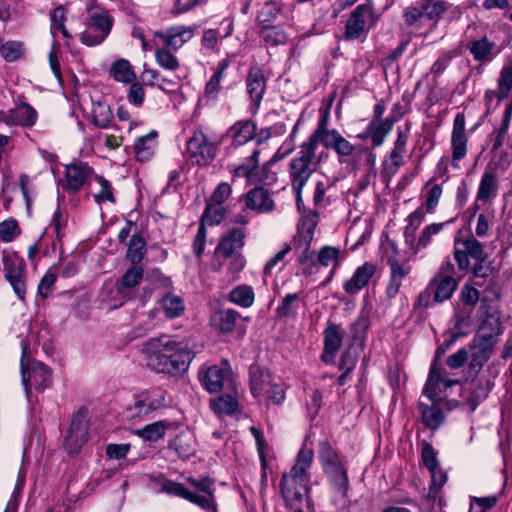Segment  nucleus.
I'll return each mask as SVG.
<instances>
[{
    "label": "nucleus",
    "mask_w": 512,
    "mask_h": 512,
    "mask_svg": "<svg viewBox=\"0 0 512 512\" xmlns=\"http://www.w3.org/2000/svg\"><path fill=\"white\" fill-rule=\"evenodd\" d=\"M190 340L169 335L151 338L142 345L147 365L157 373L178 374L188 370L191 361L201 350Z\"/></svg>",
    "instance_id": "1"
},
{
    "label": "nucleus",
    "mask_w": 512,
    "mask_h": 512,
    "mask_svg": "<svg viewBox=\"0 0 512 512\" xmlns=\"http://www.w3.org/2000/svg\"><path fill=\"white\" fill-rule=\"evenodd\" d=\"M314 458V451L304 444L298 452L295 465L289 473H285L280 481V491L282 496H295L299 494H308L310 491V474L308 469L311 467Z\"/></svg>",
    "instance_id": "2"
},
{
    "label": "nucleus",
    "mask_w": 512,
    "mask_h": 512,
    "mask_svg": "<svg viewBox=\"0 0 512 512\" xmlns=\"http://www.w3.org/2000/svg\"><path fill=\"white\" fill-rule=\"evenodd\" d=\"M316 149L306 143L299 147L297 155L291 159L289 164V177L291 186L297 195V203L301 201V192L307 181L315 171L317 160Z\"/></svg>",
    "instance_id": "3"
},
{
    "label": "nucleus",
    "mask_w": 512,
    "mask_h": 512,
    "mask_svg": "<svg viewBox=\"0 0 512 512\" xmlns=\"http://www.w3.org/2000/svg\"><path fill=\"white\" fill-rule=\"evenodd\" d=\"M88 7V28L81 34V42L87 46L101 44L110 34L113 26V17L109 12L96 6L94 1Z\"/></svg>",
    "instance_id": "4"
},
{
    "label": "nucleus",
    "mask_w": 512,
    "mask_h": 512,
    "mask_svg": "<svg viewBox=\"0 0 512 512\" xmlns=\"http://www.w3.org/2000/svg\"><path fill=\"white\" fill-rule=\"evenodd\" d=\"M458 281L455 277H435L429 281L428 285L418 295L415 306L428 309L434 304L442 303L450 299L457 289Z\"/></svg>",
    "instance_id": "5"
},
{
    "label": "nucleus",
    "mask_w": 512,
    "mask_h": 512,
    "mask_svg": "<svg viewBox=\"0 0 512 512\" xmlns=\"http://www.w3.org/2000/svg\"><path fill=\"white\" fill-rule=\"evenodd\" d=\"M5 279L20 300L26 297V262L17 252L2 251Z\"/></svg>",
    "instance_id": "6"
},
{
    "label": "nucleus",
    "mask_w": 512,
    "mask_h": 512,
    "mask_svg": "<svg viewBox=\"0 0 512 512\" xmlns=\"http://www.w3.org/2000/svg\"><path fill=\"white\" fill-rule=\"evenodd\" d=\"M318 224V214L309 212L298 224L297 234L292 241V249L297 254V260L300 264H306L312 260L310 245L314 237L315 228Z\"/></svg>",
    "instance_id": "7"
},
{
    "label": "nucleus",
    "mask_w": 512,
    "mask_h": 512,
    "mask_svg": "<svg viewBox=\"0 0 512 512\" xmlns=\"http://www.w3.org/2000/svg\"><path fill=\"white\" fill-rule=\"evenodd\" d=\"M26 346H23L21 358L22 383L25 387L26 395L29 397L30 390L34 388L37 391H43L51 384V370L43 363L34 361L25 364L24 355Z\"/></svg>",
    "instance_id": "8"
},
{
    "label": "nucleus",
    "mask_w": 512,
    "mask_h": 512,
    "mask_svg": "<svg viewBox=\"0 0 512 512\" xmlns=\"http://www.w3.org/2000/svg\"><path fill=\"white\" fill-rule=\"evenodd\" d=\"M199 379L210 393H217L225 387L230 388L233 385L231 366L226 360L220 364L204 366L199 370Z\"/></svg>",
    "instance_id": "9"
},
{
    "label": "nucleus",
    "mask_w": 512,
    "mask_h": 512,
    "mask_svg": "<svg viewBox=\"0 0 512 512\" xmlns=\"http://www.w3.org/2000/svg\"><path fill=\"white\" fill-rule=\"evenodd\" d=\"M226 214L225 208L220 204L209 202L202 214L197 234L193 241V252L197 258H201L206 243L207 230L205 225L219 224Z\"/></svg>",
    "instance_id": "10"
},
{
    "label": "nucleus",
    "mask_w": 512,
    "mask_h": 512,
    "mask_svg": "<svg viewBox=\"0 0 512 512\" xmlns=\"http://www.w3.org/2000/svg\"><path fill=\"white\" fill-rule=\"evenodd\" d=\"M458 383L457 380L450 379L447 373L442 372L437 366V363L433 362L430 366L428 379L423 388V394L431 402H440L447 394L448 389Z\"/></svg>",
    "instance_id": "11"
},
{
    "label": "nucleus",
    "mask_w": 512,
    "mask_h": 512,
    "mask_svg": "<svg viewBox=\"0 0 512 512\" xmlns=\"http://www.w3.org/2000/svg\"><path fill=\"white\" fill-rule=\"evenodd\" d=\"M469 258L475 261L487 259L483 244L473 236L463 241H456L454 248V259L459 270L464 271L470 267Z\"/></svg>",
    "instance_id": "12"
},
{
    "label": "nucleus",
    "mask_w": 512,
    "mask_h": 512,
    "mask_svg": "<svg viewBox=\"0 0 512 512\" xmlns=\"http://www.w3.org/2000/svg\"><path fill=\"white\" fill-rule=\"evenodd\" d=\"M186 152L189 158L202 166L212 162L216 154V147L210 142L202 131H196L187 141Z\"/></svg>",
    "instance_id": "13"
},
{
    "label": "nucleus",
    "mask_w": 512,
    "mask_h": 512,
    "mask_svg": "<svg viewBox=\"0 0 512 512\" xmlns=\"http://www.w3.org/2000/svg\"><path fill=\"white\" fill-rule=\"evenodd\" d=\"M87 435L88 422L86 414L79 411L73 416L70 428L65 438L64 447L66 451L71 455L79 453L87 441Z\"/></svg>",
    "instance_id": "14"
},
{
    "label": "nucleus",
    "mask_w": 512,
    "mask_h": 512,
    "mask_svg": "<svg viewBox=\"0 0 512 512\" xmlns=\"http://www.w3.org/2000/svg\"><path fill=\"white\" fill-rule=\"evenodd\" d=\"M471 381H468L463 386L462 395L463 398L469 404L471 410H475L476 407L487 398L491 389L494 386V382L489 376L481 375L479 377H472Z\"/></svg>",
    "instance_id": "15"
},
{
    "label": "nucleus",
    "mask_w": 512,
    "mask_h": 512,
    "mask_svg": "<svg viewBox=\"0 0 512 512\" xmlns=\"http://www.w3.org/2000/svg\"><path fill=\"white\" fill-rule=\"evenodd\" d=\"M468 377H475L482 370L484 364L491 358L495 345L492 342L473 338L469 344Z\"/></svg>",
    "instance_id": "16"
},
{
    "label": "nucleus",
    "mask_w": 512,
    "mask_h": 512,
    "mask_svg": "<svg viewBox=\"0 0 512 512\" xmlns=\"http://www.w3.org/2000/svg\"><path fill=\"white\" fill-rule=\"evenodd\" d=\"M164 396L161 392L144 391L134 397L128 413L131 419L141 418L164 406Z\"/></svg>",
    "instance_id": "17"
},
{
    "label": "nucleus",
    "mask_w": 512,
    "mask_h": 512,
    "mask_svg": "<svg viewBox=\"0 0 512 512\" xmlns=\"http://www.w3.org/2000/svg\"><path fill=\"white\" fill-rule=\"evenodd\" d=\"M468 137L465 133V116L463 113H458L453 122V130L451 135V150H452V166L459 168L458 162L462 160L467 154Z\"/></svg>",
    "instance_id": "18"
},
{
    "label": "nucleus",
    "mask_w": 512,
    "mask_h": 512,
    "mask_svg": "<svg viewBox=\"0 0 512 512\" xmlns=\"http://www.w3.org/2000/svg\"><path fill=\"white\" fill-rule=\"evenodd\" d=\"M246 234L242 228H232L224 233L215 248V254L224 258H230L239 254L245 245Z\"/></svg>",
    "instance_id": "19"
},
{
    "label": "nucleus",
    "mask_w": 512,
    "mask_h": 512,
    "mask_svg": "<svg viewBox=\"0 0 512 512\" xmlns=\"http://www.w3.org/2000/svg\"><path fill=\"white\" fill-rule=\"evenodd\" d=\"M387 264L390 269V276L385 294L388 299H394L400 291L403 280L411 273L412 266L395 257L388 258Z\"/></svg>",
    "instance_id": "20"
},
{
    "label": "nucleus",
    "mask_w": 512,
    "mask_h": 512,
    "mask_svg": "<svg viewBox=\"0 0 512 512\" xmlns=\"http://www.w3.org/2000/svg\"><path fill=\"white\" fill-rule=\"evenodd\" d=\"M36 110L28 103L17 104L8 111L0 112V119L7 125H20L24 127H32L37 120Z\"/></svg>",
    "instance_id": "21"
},
{
    "label": "nucleus",
    "mask_w": 512,
    "mask_h": 512,
    "mask_svg": "<svg viewBox=\"0 0 512 512\" xmlns=\"http://www.w3.org/2000/svg\"><path fill=\"white\" fill-rule=\"evenodd\" d=\"M196 28L192 26L178 25L168 28L165 32H157L167 48L178 50L189 42L195 35Z\"/></svg>",
    "instance_id": "22"
},
{
    "label": "nucleus",
    "mask_w": 512,
    "mask_h": 512,
    "mask_svg": "<svg viewBox=\"0 0 512 512\" xmlns=\"http://www.w3.org/2000/svg\"><path fill=\"white\" fill-rule=\"evenodd\" d=\"M376 272L373 263L365 262L356 268L353 275L343 283V290L349 295L358 294L366 287Z\"/></svg>",
    "instance_id": "23"
},
{
    "label": "nucleus",
    "mask_w": 512,
    "mask_h": 512,
    "mask_svg": "<svg viewBox=\"0 0 512 512\" xmlns=\"http://www.w3.org/2000/svg\"><path fill=\"white\" fill-rule=\"evenodd\" d=\"M245 207L259 214L269 213L275 207L274 200L264 187H255L245 195Z\"/></svg>",
    "instance_id": "24"
},
{
    "label": "nucleus",
    "mask_w": 512,
    "mask_h": 512,
    "mask_svg": "<svg viewBox=\"0 0 512 512\" xmlns=\"http://www.w3.org/2000/svg\"><path fill=\"white\" fill-rule=\"evenodd\" d=\"M266 78L262 68L253 66L250 68L246 77L247 92L250 96L251 102L256 108L259 107L265 90H266Z\"/></svg>",
    "instance_id": "25"
},
{
    "label": "nucleus",
    "mask_w": 512,
    "mask_h": 512,
    "mask_svg": "<svg viewBox=\"0 0 512 512\" xmlns=\"http://www.w3.org/2000/svg\"><path fill=\"white\" fill-rule=\"evenodd\" d=\"M276 379L268 369L261 367L258 364H253L249 369V385L251 394L258 398L264 395V392Z\"/></svg>",
    "instance_id": "26"
},
{
    "label": "nucleus",
    "mask_w": 512,
    "mask_h": 512,
    "mask_svg": "<svg viewBox=\"0 0 512 512\" xmlns=\"http://www.w3.org/2000/svg\"><path fill=\"white\" fill-rule=\"evenodd\" d=\"M497 191L498 179L495 172L492 170H486L483 173L478 186L473 215H475L476 211L479 209L478 203L482 202L483 204H486L491 202L497 196Z\"/></svg>",
    "instance_id": "27"
},
{
    "label": "nucleus",
    "mask_w": 512,
    "mask_h": 512,
    "mask_svg": "<svg viewBox=\"0 0 512 512\" xmlns=\"http://www.w3.org/2000/svg\"><path fill=\"white\" fill-rule=\"evenodd\" d=\"M409 126L406 131L397 129V138L394 142V147L389 155V158L384 162V169L388 173L395 174L397 170L403 165V155L406 151V144L408 141Z\"/></svg>",
    "instance_id": "28"
},
{
    "label": "nucleus",
    "mask_w": 512,
    "mask_h": 512,
    "mask_svg": "<svg viewBox=\"0 0 512 512\" xmlns=\"http://www.w3.org/2000/svg\"><path fill=\"white\" fill-rule=\"evenodd\" d=\"M324 354L323 361H332L337 351L341 347L345 332L340 325L328 323L324 330Z\"/></svg>",
    "instance_id": "29"
},
{
    "label": "nucleus",
    "mask_w": 512,
    "mask_h": 512,
    "mask_svg": "<svg viewBox=\"0 0 512 512\" xmlns=\"http://www.w3.org/2000/svg\"><path fill=\"white\" fill-rule=\"evenodd\" d=\"M370 14L371 9L368 5H358L346 23L345 37L347 39L359 38L365 31L366 18Z\"/></svg>",
    "instance_id": "30"
},
{
    "label": "nucleus",
    "mask_w": 512,
    "mask_h": 512,
    "mask_svg": "<svg viewBox=\"0 0 512 512\" xmlns=\"http://www.w3.org/2000/svg\"><path fill=\"white\" fill-rule=\"evenodd\" d=\"M65 172L67 188L71 191H78L90 178L92 169L86 163L78 162L67 165Z\"/></svg>",
    "instance_id": "31"
},
{
    "label": "nucleus",
    "mask_w": 512,
    "mask_h": 512,
    "mask_svg": "<svg viewBox=\"0 0 512 512\" xmlns=\"http://www.w3.org/2000/svg\"><path fill=\"white\" fill-rule=\"evenodd\" d=\"M501 334L502 324L500 316L497 313H490L483 319L479 330L474 337L478 340L489 341L496 345L498 337Z\"/></svg>",
    "instance_id": "32"
},
{
    "label": "nucleus",
    "mask_w": 512,
    "mask_h": 512,
    "mask_svg": "<svg viewBox=\"0 0 512 512\" xmlns=\"http://www.w3.org/2000/svg\"><path fill=\"white\" fill-rule=\"evenodd\" d=\"M327 149L334 150L338 156L340 163L346 162V157L353 154L355 147L345 139L336 129L326 136L322 144Z\"/></svg>",
    "instance_id": "33"
},
{
    "label": "nucleus",
    "mask_w": 512,
    "mask_h": 512,
    "mask_svg": "<svg viewBox=\"0 0 512 512\" xmlns=\"http://www.w3.org/2000/svg\"><path fill=\"white\" fill-rule=\"evenodd\" d=\"M496 43L489 40L486 36L471 40L467 44V49L472 54L475 61L490 62L495 55Z\"/></svg>",
    "instance_id": "34"
},
{
    "label": "nucleus",
    "mask_w": 512,
    "mask_h": 512,
    "mask_svg": "<svg viewBox=\"0 0 512 512\" xmlns=\"http://www.w3.org/2000/svg\"><path fill=\"white\" fill-rule=\"evenodd\" d=\"M143 274L142 267L133 265L116 282L117 292L122 295L124 301L130 298V290L141 282Z\"/></svg>",
    "instance_id": "35"
},
{
    "label": "nucleus",
    "mask_w": 512,
    "mask_h": 512,
    "mask_svg": "<svg viewBox=\"0 0 512 512\" xmlns=\"http://www.w3.org/2000/svg\"><path fill=\"white\" fill-rule=\"evenodd\" d=\"M438 403L439 402H431V405H428L419 401L418 404L422 422L431 430H437L445 421L444 413Z\"/></svg>",
    "instance_id": "36"
},
{
    "label": "nucleus",
    "mask_w": 512,
    "mask_h": 512,
    "mask_svg": "<svg viewBox=\"0 0 512 512\" xmlns=\"http://www.w3.org/2000/svg\"><path fill=\"white\" fill-rule=\"evenodd\" d=\"M425 219V213L422 207H418L414 212L408 215L406 221L407 225L404 229V238L405 243L411 250L414 252L415 245L418 240V236L416 235L417 229L422 224Z\"/></svg>",
    "instance_id": "37"
},
{
    "label": "nucleus",
    "mask_w": 512,
    "mask_h": 512,
    "mask_svg": "<svg viewBox=\"0 0 512 512\" xmlns=\"http://www.w3.org/2000/svg\"><path fill=\"white\" fill-rule=\"evenodd\" d=\"M329 478L334 489L341 495L346 496L349 489V479L346 468L342 462L323 469Z\"/></svg>",
    "instance_id": "38"
},
{
    "label": "nucleus",
    "mask_w": 512,
    "mask_h": 512,
    "mask_svg": "<svg viewBox=\"0 0 512 512\" xmlns=\"http://www.w3.org/2000/svg\"><path fill=\"white\" fill-rule=\"evenodd\" d=\"M169 447L180 457L188 458L196 451V441L191 432L183 431L169 443Z\"/></svg>",
    "instance_id": "39"
},
{
    "label": "nucleus",
    "mask_w": 512,
    "mask_h": 512,
    "mask_svg": "<svg viewBox=\"0 0 512 512\" xmlns=\"http://www.w3.org/2000/svg\"><path fill=\"white\" fill-rule=\"evenodd\" d=\"M255 132L256 125L250 120L238 121L228 131L235 145L246 144L254 138Z\"/></svg>",
    "instance_id": "40"
},
{
    "label": "nucleus",
    "mask_w": 512,
    "mask_h": 512,
    "mask_svg": "<svg viewBox=\"0 0 512 512\" xmlns=\"http://www.w3.org/2000/svg\"><path fill=\"white\" fill-rule=\"evenodd\" d=\"M240 314L234 309H223L215 312L212 316V324L221 333H230L235 328Z\"/></svg>",
    "instance_id": "41"
},
{
    "label": "nucleus",
    "mask_w": 512,
    "mask_h": 512,
    "mask_svg": "<svg viewBox=\"0 0 512 512\" xmlns=\"http://www.w3.org/2000/svg\"><path fill=\"white\" fill-rule=\"evenodd\" d=\"M394 121L390 118L384 120H372L367 128V133L371 137L374 147L383 144L386 136L393 128Z\"/></svg>",
    "instance_id": "42"
},
{
    "label": "nucleus",
    "mask_w": 512,
    "mask_h": 512,
    "mask_svg": "<svg viewBox=\"0 0 512 512\" xmlns=\"http://www.w3.org/2000/svg\"><path fill=\"white\" fill-rule=\"evenodd\" d=\"M156 137L157 133L152 131L147 135L137 138L134 144V152L137 160L145 162L152 157L156 146Z\"/></svg>",
    "instance_id": "43"
},
{
    "label": "nucleus",
    "mask_w": 512,
    "mask_h": 512,
    "mask_svg": "<svg viewBox=\"0 0 512 512\" xmlns=\"http://www.w3.org/2000/svg\"><path fill=\"white\" fill-rule=\"evenodd\" d=\"M91 114L92 123L101 129L108 128L113 120V113L106 102L93 101Z\"/></svg>",
    "instance_id": "44"
},
{
    "label": "nucleus",
    "mask_w": 512,
    "mask_h": 512,
    "mask_svg": "<svg viewBox=\"0 0 512 512\" xmlns=\"http://www.w3.org/2000/svg\"><path fill=\"white\" fill-rule=\"evenodd\" d=\"M144 84L149 86H157L163 91L171 92L177 88V83L164 77L160 72L154 69H144L141 74Z\"/></svg>",
    "instance_id": "45"
},
{
    "label": "nucleus",
    "mask_w": 512,
    "mask_h": 512,
    "mask_svg": "<svg viewBox=\"0 0 512 512\" xmlns=\"http://www.w3.org/2000/svg\"><path fill=\"white\" fill-rule=\"evenodd\" d=\"M229 63L227 60L221 61L217 69L215 70L214 74L210 78V80L207 82L205 86V98L208 101H215L218 98V95L221 90V80L223 78V74L225 70L227 69Z\"/></svg>",
    "instance_id": "46"
},
{
    "label": "nucleus",
    "mask_w": 512,
    "mask_h": 512,
    "mask_svg": "<svg viewBox=\"0 0 512 512\" xmlns=\"http://www.w3.org/2000/svg\"><path fill=\"white\" fill-rule=\"evenodd\" d=\"M110 75L118 82L131 83L135 73L130 62L126 59L115 61L110 69Z\"/></svg>",
    "instance_id": "47"
},
{
    "label": "nucleus",
    "mask_w": 512,
    "mask_h": 512,
    "mask_svg": "<svg viewBox=\"0 0 512 512\" xmlns=\"http://www.w3.org/2000/svg\"><path fill=\"white\" fill-rule=\"evenodd\" d=\"M146 253V241L139 234H134L129 243L126 258L134 265L140 263Z\"/></svg>",
    "instance_id": "48"
},
{
    "label": "nucleus",
    "mask_w": 512,
    "mask_h": 512,
    "mask_svg": "<svg viewBox=\"0 0 512 512\" xmlns=\"http://www.w3.org/2000/svg\"><path fill=\"white\" fill-rule=\"evenodd\" d=\"M445 224L446 223H432L427 225L418 236L413 255L425 249L431 243L432 238L443 230Z\"/></svg>",
    "instance_id": "49"
},
{
    "label": "nucleus",
    "mask_w": 512,
    "mask_h": 512,
    "mask_svg": "<svg viewBox=\"0 0 512 512\" xmlns=\"http://www.w3.org/2000/svg\"><path fill=\"white\" fill-rule=\"evenodd\" d=\"M161 306L168 318L179 317L185 309L184 302L180 296L166 294L161 300Z\"/></svg>",
    "instance_id": "50"
},
{
    "label": "nucleus",
    "mask_w": 512,
    "mask_h": 512,
    "mask_svg": "<svg viewBox=\"0 0 512 512\" xmlns=\"http://www.w3.org/2000/svg\"><path fill=\"white\" fill-rule=\"evenodd\" d=\"M229 300L241 307H250L254 302L253 289L247 285L237 286L230 291Z\"/></svg>",
    "instance_id": "51"
},
{
    "label": "nucleus",
    "mask_w": 512,
    "mask_h": 512,
    "mask_svg": "<svg viewBox=\"0 0 512 512\" xmlns=\"http://www.w3.org/2000/svg\"><path fill=\"white\" fill-rule=\"evenodd\" d=\"M259 34L265 43L271 46L283 45L288 40L285 31L282 28L274 25L260 28Z\"/></svg>",
    "instance_id": "52"
},
{
    "label": "nucleus",
    "mask_w": 512,
    "mask_h": 512,
    "mask_svg": "<svg viewBox=\"0 0 512 512\" xmlns=\"http://www.w3.org/2000/svg\"><path fill=\"white\" fill-rule=\"evenodd\" d=\"M299 309V294L289 293L283 299L282 303L277 307V316L282 317H295Z\"/></svg>",
    "instance_id": "53"
},
{
    "label": "nucleus",
    "mask_w": 512,
    "mask_h": 512,
    "mask_svg": "<svg viewBox=\"0 0 512 512\" xmlns=\"http://www.w3.org/2000/svg\"><path fill=\"white\" fill-rule=\"evenodd\" d=\"M280 12V7L276 2L267 1L264 3L257 15V22L264 28L265 26H271L276 20Z\"/></svg>",
    "instance_id": "54"
},
{
    "label": "nucleus",
    "mask_w": 512,
    "mask_h": 512,
    "mask_svg": "<svg viewBox=\"0 0 512 512\" xmlns=\"http://www.w3.org/2000/svg\"><path fill=\"white\" fill-rule=\"evenodd\" d=\"M511 113H512V102L508 103L505 108V113L503 117V121L499 129H497L493 133V144H492V150L497 151L504 143L506 134L508 132L509 123L511 120Z\"/></svg>",
    "instance_id": "55"
},
{
    "label": "nucleus",
    "mask_w": 512,
    "mask_h": 512,
    "mask_svg": "<svg viewBox=\"0 0 512 512\" xmlns=\"http://www.w3.org/2000/svg\"><path fill=\"white\" fill-rule=\"evenodd\" d=\"M432 182H433V179L429 180L425 185V189H427V193L425 195L424 206L426 207V210L428 213L434 212V210L436 209V207L439 204V200L443 193L442 185L432 184Z\"/></svg>",
    "instance_id": "56"
},
{
    "label": "nucleus",
    "mask_w": 512,
    "mask_h": 512,
    "mask_svg": "<svg viewBox=\"0 0 512 512\" xmlns=\"http://www.w3.org/2000/svg\"><path fill=\"white\" fill-rule=\"evenodd\" d=\"M286 506L291 512H314V508L308 498V494L283 496Z\"/></svg>",
    "instance_id": "57"
},
{
    "label": "nucleus",
    "mask_w": 512,
    "mask_h": 512,
    "mask_svg": "<svg viewBox=\"0 0 512 512\" xmlns=\"http://www.w3.org/2000/svg\"><path fill=\"white\" fill-rule=\"evenodd\" d=\"M238 407V401L231 395H223L211 402V408L215 413L231 415Z\"/></svg>",
    "instance_id": "58"
},
{
    "label": "nucleus",
    "mask_w": 512,
    "mask_h": 512,
    "mask_svg": "<svg viewBox=\"0 0 512 512\" xmlns=\"http://www.w3.org/2000/svg\"><path fill=\"white\" fill-rule=\"evenodd\" d=\"M166 426L164 422L158 421L152 424L146 425L141 429H137L135 434L147 441H157L162 438L165 434Z\"/></svg>",
    "instance_id": "59"
},
{
    "label": "nucleus",
    "mask_w": 512,
    "mask_h": 512,
    "mask_svg": "<svg viewBox=\"0 0 512 512\" xmlns=\"http://www.w3.org/2000/svg\"><path fill=\"white\" fill-rule=\"evenodd\" d=\"M268 404L280 405L286 398V386L276 378L271 386L264 392Z\"/></svg>",
    "instance_id": "60"
},
{
    "label": "nucleus",
    "mask_w": 512,
    "mask_h": 512,
    "mask_svg": "<svg viewBox=\"0 0 512 512\" xmlns=\"http://www.w3.org/2000/svg\"><path fill=\"white\" fill-rule=\"evenodd\" d=\"M318 458L323 469L341 462L338 453L326 441L319 444Z\"/></svg>",
    "instance_id": "61"
},
{
    "label": "nucleus",
    "mask_w": 512,
    "mask_h": 512,
    "mask_svg": "<svg viewBox=\"0 0 512 512\" xmlns=\"http://www.w3.org/2000/svg\"><path fill=\"white\" fill-rule=\"evenodd\" d=\"M155 59L159 66L169 71H175L180 66L177 57L167 47L156 49Z\"/></svg>",
    "instance_id": "62"
},
{
    "label": "nucleus",
    "mask_w": 512,
    "mask_h": 512,
    "mask_svg": "<svg viewBox=\"0 0 512 512\" xmlns=\"http://www.w3.org/2000/svg\"><path fill=\"white\" fill-rule=\"evenodd\" d=\"M260 151L255 149L252 155L246 159V161L235 169V175L238 177H246L249 180L255 178L254 171L258 167Z\"/></svg>",
    "instance_id": "63"
},
{
    "label": "nucleus",
    "mask_w": 512,
    "mask_h": 512,
    "mask_svg": "<svg viewBox=\"0 0 512 512\" xmlns=\"http://www.w3.org/2000/svg\"><path fill=\"white\" fill-rule=\"evenodd\" d=\"M184 499L198 505L202 509L212 510V512H216L214 497L211 492H207V494H202L193 493L187 490L186 494L184 495Z\"/></svg>",
    "instance_id": "64"
}]
</instances>
